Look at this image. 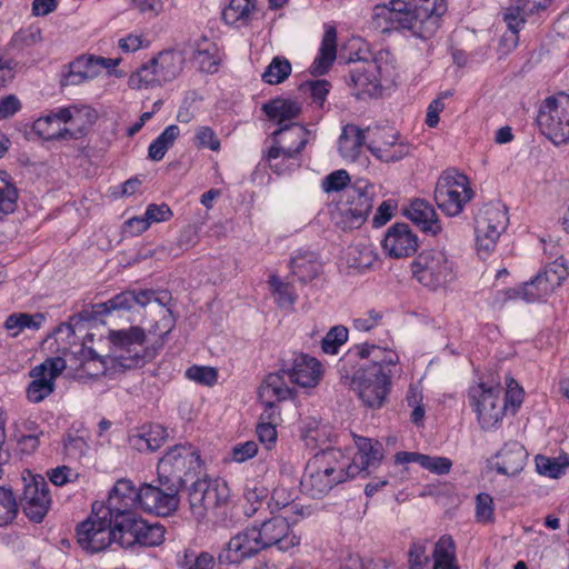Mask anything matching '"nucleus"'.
<instances>
[{"mask_svg": "<svg viewBox=\"0 0 569 569\" xmlns=\"http://www.w3.org/2000/svg\"><path fill=\"white\" fill-rule=\"evenodd\" d=\"M290 137L298 140L297 147H282L280 144L272 146L267 154L270 169L277 174H283L291 170V167L284 161L293 159L307 144L308 131L305 127H292L289 130Z\"/></svg>", "mask_w": 569, "mask_h": 569, "instance_id": "obj_25", "label": "nucleus"}, {"mask_svg": "<svg viewBox=\"0 0 569 569\" xmlns=\"http://www.w3.org/2000/svg\"><path fill=\"white\" fill-rule=\"evenodd\" d=\"M388 53L380 52L373 60L355 67L350 70V84L359 88L363 92H370L381 86V81L390 76V67L387 62L382 63Z\"/></svg>", "mask_w": 569, "mask_h": 569, "instance_id": "obj_20", "label": "nucleus"}, {"mask_svg": "<svg viewBox=\"0 0 569 569\" xmlns=\"http://www.w3.org/2000/svg\"><path fill=\"white\" fill-rule=\"evenodd\" d=\"M372 23L382 32L408 30L413 36L411 4L405 0H390L388 3L377 4L373 8Z\"/></svg>", "mask_w": 569, "mask_h": 569, "instance_id": "obj_16", "label": "nucleus"}, {"mask_svg": "<svg viewBox=\"0 0 569 569\" xmlns=\"http://www.w3.org/2000/svg\"><path fill=\"white\" fill-rule=\"evenodd\" d=\"M160 487L144 483L136 489L132 481L120 479L114 483L116 493L122 496V507H137L138 505L148 512L158 516H168L179 506L178 486L159 483Z\"/></svg>", "mask_w": 569, "mask_h": 569, "instance_id": "obj_1", "label": "nucleus"}, {"mask_svg": "<svg viewBox=\"0 0 569 569\" xmlns=\"http://www.w3.org/2000/svg\"><path fill=\"white\" fill-rule=\"evenodd\" d=\"M382 247L390 257L399 259L413 254L419 242L407 223H395L387 230Z\"/></svg>", "mask_w": 569, "mask_h": 569, "instance_id": "obj_24", "label": "nucleus"}, {"mask_svg": "<svg viewBox=\"0 0 569 569\" xmlns=\"http://www.w3.org/2000/svg\"><path fill=\"white\" fill-rule=\"evenodd\" d=\"M349 181L350 177L346 170H336L323 179L322 189L326 192L340 191Z\"/></svg>", "mask_w": 569, "mask_h": 569, "instance_id": "obj_60", "label": "nucleus"}, {"mask_svg": "<svg viewBox=\"0 0 569 569\" xmlns=\"http://www.w3.org/2000/svg\"><path fill=\"white\" fill-rule=\"evenodd\" d=\"M447 11L445 0H418L411 6L413 17V36L417 38H431L440 26V18Z\"/></svg>", "mask_w": 569, "mask_h": 569, "instance_id": "obj_17", "label": "nucleus"}, {"mask_svg": "<svg viewBox=\"0 0 569 569\" xmlns=\"http://www.w3.org/2000/svg\"><path fill=\"white\" fill-rule=\"evenodd\" d=\"M541 272L545 274L547 282L549 281L555 289L560 287L569 274L567 262L562 258L556 259L546 266Z\"/></svg>", "mask_w": 569, "mask_h": 569, "instance_id": "obj_54", "label": "nucleus"}, {"mask_svg": "<svg viewBox=\"0 0 569 569\" xmlns=\"http://www.w3.org/2000/svg\"><path fill=\"white\" fill-rule=\"evenodd\" d=\"M506 385L507 387L502 400L506 402V409L511 407L515 411L522 402V389L512 378H507Z\"/></svg>", "mask_w": 569, "mask_h": 569, "instance_id": "obj_63", "label": "nucleus"}, {"mask_svg": "<svg viewBox=\"0 0 569 569\" xmlns=\"http://www.w3.org/2000/svg\"><path fill=\"white\" fill-rule=\"evenodd\" d=\"M291 63L284 57H274L262 73V80L269 84L283 82L291 73Z\"/></svg>", "mask_w": 569, "mask_h": 569, "instance_id": "obj_48", "label": "nucleus"}, {"mask_svg": "<svg viewBox=\"0 0 569 569\" xmlns=\"http://www.w3.org/2000/svg\"><path fill=\"white\" fill-rule=\"evenodd\" d=\"M167 437L168 432L161 425H151L148 430L133 436L131 442L138 450L154 451L164 443Z\"/></svg>", "mask_w": 569, "mask_h": 569, "instance_id": "obj_43", "label": "nucleus"}, {"mask_svg": "<svg viewBox=\"0 0 569 569\" xmlns=\"http://www.w3.org/2000/svg\"><path fill=\"white\" fill-rule=\"evenodd\" d=\"M256 7L257 0H230L222 11V19L231 26H247L256 12Z\"/></svg>", "mask_w": 569, "mask_h": 569, "instance_id": "obj_36", "label": "nucleus"}, {"mask_svg": "<svg viewBox=\"0 0 569 569\" xmlns=\"http://www.w3.org/2000/svg\"><path fill=\"white\" fill-rule=\"evenodd\" d=\"M536 467L540 475L550 478H558L563 471V466L560 465L557 459L545 456H538L536 458Z\"/></svg>", "mask_w": 569, "mask_h": 569, "instance_id": "obj_61", "label": "nucleus"}, {"mask_svg": "<svg viewBox=\"0 0 569 569\" xmlns=\"http://www.w3.org/2000/svg\"><path fill=\"white\" fill-rule=\"evenodd\" d=\"M51 114L57 119V121L60 124L73 122L77 118H80V117H87L90 123L93 122V120L96 119L94 112L88 107L61 108L56 113H51Z\"/></svg>", "mask_w": 569, "mask_h": 569, "instance_id": "obj_57", "label": "nucleus"}, {"mask_svg": "<svg viewBox=\"0 0 569 569\" xmlns=\"http://www.w3.org/2000/svg\"><path fill=\"white\" fill-rule=\"evenodd\" d=\"M500 385L480 382L469 389V399L482 428H491L500 421L506 411Z\"/></svg>", "mask_w": 569, "mask_h": 569, "instance_id": "obj_11", "label": "nucleus"}, {"mask_svg": "<svg viewBox=\"0 0 569 569\" xmlns=\"http://www.w3.org/2000/svg\"><path fill=\"white\" fill-rule=\"evenodd\" d=\"M341 482H343L342 476L339 477L330 472H325V469L317 468L313 466L312 461H309L301 480V486L311 497L321 498L329 492L333 486Z\"/></svg>", "mask_w": 569, "mask_h": 569, "instance_id": "obj_27", "label": "nucleus"}, {"mask_svg": "<svg viewBox=\"0 0 569 569\" xmlns=\"http://www.w3.org/2000/svg\"><path fill=\"white\" fill-rule=\"evenodd\" d=\"M201 470L202 462L197 448L190 443H179L170 447L159 460L158 482L181 488L189 476H197Z\"/></svg>", "mask_w": 569, "mask_h": 569, "instance_id": "obj_3", "label": "nucleus"}, {"mask_svg": "<svg viewBox=\"0 0 569 569\" xmlns=\"http://www.w3.org/2000/svg\"><path fill=\"white\" fill-rule=\"evenodd\" d=\"M290 268L301 282L313 280L321 272V262L313 252H300L290 261Z\"/></svg>", "mask_w": 569, "mask_h": 569, "instance_id": "obj_37", "label": "nucleus"}, {"mask_svg": "<svg viewBox=\"0 0 569 569\" xmlns=\"http://www.w3.org/2000/svg\"><path fill=\"white\" fill-rule=\"evenodd\" d=\"M44 322L46 316L42 312H12L6 318L3 328L10 338H18L24 331L40 330Z\"/></svg>", "mask_w": 569, "mask_h": 569, "instance_id": "obj_31", "label": "nucleus"}, {"mask_svg": "<svg viewBox=\"0 0 569 569\" xmlns=\"http://www.w3.org/2000/svg\"><path fill=\"white\" fill-rule=\"evenodd\" d=\"M180 134V129L176 124L168 126L162 133L153 140L148 148V157L152 161L163 159L166 152L173 146Z\"/></svg>", "mask_w": 569, "mask_h": 569, "instance_id": "obj_44", "label": "nucleus"}, {"mask_svg": "<svg viewBox=\"0 0 569 569\" xmlns=\"http://www.w3.org/2000/svg\"><path fill=\"white\" fill-rule=\"evenodd\" d=\"M120 59H110L96 56H81L70 62L69 71L61 80L62 86H79L97 78L103 69L117 67Z\"/></svg>", "mask_w": 569, "mask_h": 569, "instance_id": "obj_18", "label": "nucleus"}, {"mask_svg": "<svg viewBox=\"0 0 569 569\" xmlns=\"http://www.w3.org/2000/svg\"><path fill=\"white\" fill-rule=\"evenodd\" d=\"M157 74V67L151 59L149 63L141 66L130 76L129 86L136 90L161 86L162 81Z\"/></svg>", "mask_w": 569, "mask_h": 569, "instance_id": "obj_45", "label": "nucleus"}, {"mask_svg": "<svg viewBox=\"0 0 569 569\" xmlns=\"http://www.w3.org/2000/svg\"><path fill=\"white\" fill-rule=\"evenodd\" d=\"M473 194L467 176L455 169L443 171L435 188V201L449 217L460 214Z\"/></svg>", "mask_w": 569, "mask_h": 569, "instance_id": "obj_7", "label": "nucleus"}, {"mask_svg": "<svg viewBox=\"0 0 569 569\" xmlns=\"http://www.w3.org/2000/svg\"><path fill=\"white\" fill-rule=\"evenodd\" d=\"M526 459L527 452L520 443H507L498 453L497 471L507 476H515L523 469Z\"/></svg>", "mask_w": 569, "mask_h": 569, "instance_id": "obj_33", "label": "nucleus"}, {"mask_svg": "<svg viewBox=\"0 0 569 569\" xmlns=\"http://www.w3.org/2000/svg\"><path fill=\"white\" fill-rule=\"evenodd\" d=\"M32 129L39 137L46 140L77 138L70 129L62 128L51 113L37 119L33 122Z\"/></svg>", "mask_w": 569, "mask_h": 569, "instance_id": "obj_42", "label": "nucleus"}, {"mask_svg": "<svg viewBox=\"0 0 569 569\" xmlns=\"http://www.w3.org/2000/svg\"><path fill=\"white\" fill-rule=\"evenodd\" d=\"M263 111L266 114L277 122L279 129L273 133L274 143L281 144L284 141V137L288 140H296L290 137L289 130L292 127H300L297 123L291 122L301 112V106L299 102L289 99H273L270 102L263 104Z\"/></svg>", "mask_w": 569, "mask_h": 569, "instance_id": "obj_19", "label": "nucleus"}, {"mask_svg": "<svg viewBox=\"0 0 569 569\" xmlns=\"http://www.w3.org/2000/svg\"><path fill=\"white\" fill-rule=\"evenodd\" d=\"M391 371H380L379 367L372 369H351L345 377L340 375L341 382L357 392L362 403L372 409L383 406L391 387Z\"/></svg>", "mask_w": 569, "mask_h": 569, "instance_id": "obj_4", "label": "nucleus"}, {"mask_svg": "<svg viewBox=\"0 0 569 569\" xmlns=\"http://www.w3.org/2000/svg\"><path fill=\"white\" fill-rule=\"evenodd\" d=\"M537 123L556 146L569 142V96L560 93L546 98L539 108Z\"/></svg>", "mask_w": 569, "mask_h": 569, "instance_id": "obj_8", "label": "nucleus"}, {"mask_svg": "<svg viewBox=\"0 0 569 569\" xmlns=\"http://www.w3.org/2000/svg\"><path fill=\"white\" fill-rule=\"evenodd\" d=\"M386 147H379L375 143H369L368 149L380 160L390 162L398 161L410 152V147L405 143L386 142Z\"/></svg>", "mask_w": 569, "mask_h": 569, "instance_id": "obj_49", "label": "nucleus"}, {"mask_svg": "<svg viewBox=\"0 0 569 569\" xmlns=\"http://www.w3.org/2000/svg\"><path fill=\"white\" fill-rule=\"evenodd\" d=\"M187 377L199 383L212 386L217 381V371L211 367L193 366L187 370Z\"/></svg>", "mask_w": 569, "mask_h": 569, "instance_id": "obj_62", "label": "nucleus"}, {"mask_svg": "<svg viewBox=\"0 0 569 569\" xmlns=\"http://www.w3.org/2000/svg\"><path fill=\"white\" fill-rule=\"evenodd\" d=\"M357 452L350 459L351 466L349 467V473L355 477L360 472H370L379 466L382 459V448L378 441H372L366 437H353Z\"/></svg>", "mask_w": 569, "mask_h": 569, "instance_id": "obj_26", "label": "nucleus"}, {"mask_svg": "<svg viewBox=\"0 0 569 569\" xmlns=\"http://www.w3.org/2000/svg\"><path fill=\"white\" fill-rule=\"evenodd\" d=\"M138 526V531L136 532L134 546H143V547H152L158 546L163 541L164 538V529L159 523H148L142 519L140 525Z\"/></svg>", "mask_w": 569, "mask_h": 569, "instance_id": "obj_46", "label": "nucleus"}, {"mask_svg": "<svg viewBox=\"0 0 569 569\" xmlns=\"http://www.w3.org/2000/svg\"><path fill=\"white\" fill-rule=\"evenodd\" d=\"M421 467L436 475H447L450 472L452 461L446 457L426 455Z\"/></svg>", "mask_w": 569, "mask_h": 569, "instance_id": "obj_64", "label": "nucleus"}, {"mask_svg": "<svg viewBox=\"0 0 569 569\" xmlns=\"http://www.w3.org/2000/svg\"><path fill=\"white\" fill-rule=\"evenodd\" d=\"M269 282L273 292L277 295L276 300L280 307H289L295 303L296 298L289 283L282 282L276 276H272Z\"/></svg>", "mask_w": 569, "mask_h": 569, "instance_id": "obj_59", "label": "nucleus"}, {"mask_svg": "<svg viewBox=\"0 0 569 569\" xmlns=\"http://www.w3.org/2000/svg\"><path fill=\"white\" fill-rule=\"evenodd\" d=\"M508 226L507 211L493 204L481 208L475 218L476 248L479 254L489 256Z\"/></svg>", "mask_w": 569, "mask_h": 569, "instance_id": "obj_10", "label": "nucleus"}, {"mask_svg": "<svg viewBox=\"0 0 569 569\" xmlns=\"http://www.w3.org/2000/svg\"><path fill=\"white\" fill-rule=\"evenodd\" d=\"M522 290V299L527 302H533L543 299L555 291L553 286L545 278L542 272H539L535 279L526 282Z\"/></svg>", "mask_w": 569, "mask_h": 569, "instance_id": "obj_47", "label": "nucleus"}, {"mask_svg": "<svg viewBox=\"0 0 569 569\" xmlns=\"http://www.w3.org/2000/svg\"><path fill=\"white\" fill-rule=\"evenodd\" d=\"M331 84L327 80L307 81L300 86V90L309 93L315 103L319 108H323Z\"/></svg>", "mask_w": 569, "mask_h": 569, "instance_id": "obj_51", "label": "nucleus"}, {"mask_svg": "<svg viewBox=\"0 0 569 569\" xmlns=\"http://www.w3.org/2000/svg\"><path fill=\"white\" fill-rule=\"evenodd\" d=\"M365 141L363 130L355 124H347L339 138V152L343 159L355 161L358 159Z\"/></svg>", "mask_w": 569, "mask_h": 569, "instance_id": "obj_35", "label": "nucleus"}, {"mask_svg": "<svg viewBox=\"0 0 569 569\" xmlns=\"http://www.w3.org/2000/svg\"><path fill=\"white\" fill-rule=\"evenodd\" d=\"M432 569H459L456 546L450 536H442L435 545Z\"/></svg>", "mask_w": 569, "mask_h": 569, "instance_id": "obj_40", "label": "nucleus"}, {"mask_svg": "<svg viewBox=\"0 0 569 569\" xmlns=\"http://www.w3.org/2000/svg\"><path fill=\"white\" fill-rule=\"evenodd\" d=\"M258 526L248 527L233 536L226 548V559L231 563H240L254 557L263 549L259 539Z\"/></svg>", "mask_w": 569, "mask_h": 569, "instance_id": "obj_23", "label": "nucleus"}, {"mask_svg": "<svg viewBox=\"0 0 569 569\" xmlns=\"http://www.w3.org/2000/svg\"><path fill=\"white\" fill-rule=\"evenodd\" d=\"M408 558L410 569H426L429 562L426 542H412L408 551Z\"/></svg>", "mask_w": 569, "mask_h": 569, "instance_id": "obj_58", "label": "nucleus"}, {"mask_svg": "<svg viewBox=\"0 0 569 569\" xmlns=\"http://www.w3.org/2000/svg\"><path fill=\"white\" fill-rule=\"evenodd\" d=\"M337 57V30L332 26L326 27L319 49V54L310 67L313 76H322L328 72Z\"/></svg>", "mask_w": 569, "mask_h": 569, "instance_id": "obj_32", "label": "nucleus"}, {"mask_svg": "<svg viewBox=\"0 0 569 569\" xmlns=\"http://www.w3.org/2000/svg\"><path fill=\"white\" fill-rule=\"evenodd\" d=\"M310 461L313 462L315 467L325 469V472H330L339 477L342 476V481L355 477L349 473V467L351 466L350 457L339 448L322 450Z\"/></svg>", "mask_w": 569, "mask_h": 569, "instance_id": "obj_28", "label": "nucleus"}, {"mask_svg": "<svg viewBox=\"0 0 569 569\" xmlns=\"http://www.w3.org/2000/svg\"><path fill=\"white\" fill-rule=\"evenodd\" d=\"M415 279L430 290H437L453 281L457 277L456 263L441 249L420 252L411 263Z\"/></svg>", "mask_w": 569, "mask_h": 569, "instance_id": "obj_5", "label": "nucleus"}, {"mask_svg": "<svg viewBox=\"0 0 569 569\" xmlns=\"http://www.w3.org/2000/svg\"><path fill=\"white\" fill-rule=\"evenodd\" d=\"M19 191L11 176L0 170V221L18 207Z\"/></svg>", "mask_w": 569, "mask_h": 569, "instance_id": "obj_38", "label": "nucleus"}, {"mask_svg": "<svg viewBox=\"0 0 569 569\" xmlns=\"http://www.w3.org/2000/svg\"><path fill=\"white\" fill-rule=\"evenodd\" d=\"M180 565L184 569H214L216 560L214 557L207 552L201 551L199 553L186 552Z\"/></svg>", "mask_w": 569, "mask_h": 569, "instance_id": "obj_52", "label": "nucleus"}, {"mask_svg": "<svg viewBox=\"0 0 569 569\" xmlns=\"http://www.w3.org/2000/svg\"><path fill=\"white\" fill-rule=\"evenodd\" d=\"M282 371L292 386L312 388L320 380L321 363L316 358L301 353L296 355L290 363H284Z\"/></svg>", "mask_w": 569, "mask_h": 569, "instance_id": "obj_22", "label": "nucleus"}, {"mask_svg": "<svg viewBox=\"0 0 569 569\" xmlns=\"http://www.w3.org/2000/svg\"><path fill=\"white\" fill-rule=\"evenodd\" d=\"M162 83L176 79L183 69L184 57L180 51L167 50L152 59Z\"/></svg>", "mask_w": 569, "mask_h": 569, "instance_id": "obj_34", "label": "nucleus"}, {"mask_svg": "<svg viewBox=\"0 0 569 569\" xmlns=\"http://www.w3.org/2000/svg\"><path fill=\"white\" fill-rule=\"evenodd\" d=\"M136 291H123L108 301L99 305L102 312L110 313L113 310H130L134 306Z\"/></svg>", "mask_w": 569, "mask_h": 569, "instance_id": "obj_56", "label": "nucleus"}, {"mask_svg": "<svg viewBox=\"0 0 569 569\" xmlns=\"http://www.w3.org/2000/svg\"><path fill=\"white\" fill-rule=\"evenodd\" d=\"M268 507L271 511L289 508L291 511L296 512L298 505L295 503V492L283 487H277L272 491Z\"/></svg>", "mask_w": 569, "mask_h": 569, "instance_id": "obj_53", "label": "nucleus"}, {"mask_svg": "<svg viewBox=\"0 0 569 569\" xmlns=\"http://www.w3.org/2000/svg\"><path fill=\"white\" fill-rule=\"evenodd\" d=\"M292 395L293 386L282 371V368L277 372L269 373L259 390L260 399L266 400L270 408L272 407L271 398L281 401L291 398Z\"/></svg>", "mask_w": 569, "mask_h": 569, "instance_id": "obj_29", "label": "nucleus"}, {"mask_svg": "<svg viewBox=\"0 0 569 569\" xmlns=\"http://www.w3.org/2000/svg\"><path fill=\"white\" fill-rule=\"evenodd\" d=\"M109 509L111 511L110 518L112 519L113 542L122 548H131L134 546V536L138 531V526L142 521L137 518L132 510L136 507H122V496L116 493L113 487L108 497Z\"/></svg>", "mask_w": 569, "mask_h": 569, "instance_id": "obj_12", "label": "nucleus"}, {"mask_svg": "<svg viewBox=\"0 0 569 569\" xmlns=\"http://www.w3.org/2000/svg\"><path fill=\"white\" fill-rule=\"evenodd\" d=\"M107 505H92L91 515L77 527L79 546L91 553L100 552L113 543L112 519Z\"/></svg>", "mask_w": 569, "mask_h": 569, "instance_id": "obj_6", "label": "nucleus"}, {"mask_svg": "<svg viewBox=\"0 0 569 569\" xmlns=\"http://www.w3.org/2000/svg\"><path fill=\"white\" fill-rule=\"evenodd\" d=\"M144 332L139 327H131L128 330H118L110 332L111 342L119 349L127 351L129 357H137V347L144 342Z\"/></svg>", "mask_w": 569, "mask_h": 569, "instance_id": "obj_39", "label": "nucleus"}, {"mask_svg": "<svg viewBox=\"0 0 569 569\" xmlns=\"http://www.w3.org/2000/svg\"><path fill=\"white\" fill-rule=\"evenodd\" d=\"M536 0H513L512 4L505 13V21L511 31V37H517L520 28L525 23L526 16L536 8Z\"/></svg>", "mask_w": 569, "mask_h": 569, "instance_id": "obj_41", "label": "nucleus"}, {"mask_svg": "<svg viewBox=\"0 0 569 569\" xmlns=\"http://www.w3.org/2000/svg\"><path fill=\"white\" fill-rule=\"evenodd\" d=\"M258 533L263 549L277 546L279 550L286 551L299 545V538L290 530L284 517H273L258 526Z\"/></svg>", "mask_w": 569, "mask_h": 569, "instance_id": "obj_21", "label": "nucleus"}, {"mask_svg": "<svg viewBox=\"0 0 569 569\" xmlns=\"http://www.w3.org/2000/svg\"><path fill=\"white\" fill-rule=\"evenodd\" d=\"M405 214L422 231L437 234L440 230V223L433 207L426 200L416 199L405 210Z\"/></svg>", "mask_w": 569, "mask_h": 569, "instance_id": "obj_30", "label": "nucleus"}, {"mask_svg": "<svg viewBox=\"0 0 569 569\" xmlns=\"http://www.w3.org/2000/svg\"><path fill=\"white\" fill-rule=\"evenodd\" d=\"M348 329L345 326L332 327L322 339V350L328 355H337L339 348L348 340Z\"/></svg>", "mask_w": 569, "mask_h": 569, "instance_id": "obj_50", "label": "nucleus"}, {"mask_svg": "<svg viewBox=\"0 0 569 569\" xmlns=\"http://www.w3.org/2000/svg\"><path fill=\"white\" fill-rule=\"evenodd\" d=\"M373 187L367 180L358 179L347 190L346 208L342 210L343 228L362 226L372 209Z\"/></svg>", "mask_w": 569, "mask_h": 569, "instance_id": "obj_13", "label": "nucleus"}, {"mask_svg": "<svg viewBox=\"0 0 569 569\" xmlns=\"http://www.w3.org/2000/svg\"><path fill=\"white\" fill-rule=\"evenodd\" d=\"M24 487L21 507L24 515L33 522H41L51 506L49 486L44 478L29 472V480L23 478Z\"/></svg>", "mask_w": 569, "mask_h": 569, "instance_id": "obj_14", "label": "nucleus"}, {"mask_svg": "<svg viewBox=\"0 0 569 569\" xmlns=\"http://www.w3.org/2000/svg\"><path fill=\"white\" fill-rule=\"evenodd\" d=\"M399 361L398 355L377 345H356L340 358L337 368L340 375L347 377L351 369H372L379 367L380 371H391Z\"/></svg>", "mask_w": 569, "mask_h": 569, "instance_id": "obj_9", "label": "nucleus"}, {"mask_svg": "<svg viewBox=\"0 0 569 569\" xmlns=\"http://www.w3.org/2000/svg\"><path fill=\"white\" fill-rule=\"evenodd\" d=\"M268 497V490L266 488H247L244 492V499L247 506H244V515L248 518L253 517L258 510L262 507L264 499Z\"/></svg>", "mask_w": 569, "mask_h": 569, "instance_id": "obj_55", "label": "nucleus"}, {"mask_svg": "<svg viewBox=\"0 0 569 569\" xmlns=\"http://www.w3.org/2000/svg\"><path fill=\"white\" fill-rule=\"evenodd\" d=\"M66 369L64 359L57 357L47 359L30 371L31 382L27 388V398L39 403L54 390V381Z\"/></svg>", "mask_w": 569, "mask_h": 569, "instance_id": "obj_15", "label": "nucleus"}, {"mask_svg": "<svg viewBox=\"0 0 569 569\" xmlns=\"http://www.w3.org/2000/svg\"><path fill=\"white\" fill-rule=\"evenodd\" d=\"M189 510L198 521H219L227 515L230 489L220 479L199 478L187 489Z\"/></svg>", "mask_w": 569, "mask_h": 569, "instance_id": "obj_2", "label": "nucleus"}]
</instances>
